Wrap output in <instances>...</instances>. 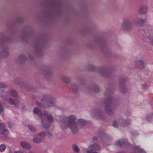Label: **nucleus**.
Listing matches in <instances>:
<instances>
[{
    "label": "nucleus",
    "instance_id": "obj_11",
    "mask_svg": "<svg viewBox=\"0 0 153 153\" xmlns=\"http://www.w3.org/2000/svg\"><path fill=\"white\" fill-rule=\"evenodd\" d=\"M136 65L137 66H140L141 68L144 66V62L142 60H138L136 62Z\"/></svg>",
    "mask_w": 153,
    "mask_h": 153
},
{
    "label": "nucleus",
    "instance_id": "obj_29",
    "mask_svg": "<svg viewBox=\"0 0 153 153\" xmlns=\"http://www.w3.org/2000/svg\"><path fill=\"white\" fill-rule=\"evenodd\" d=\"M33 140L34 142L36 143H38V139L36 138H34L33 139Z\"/></svg>",
    "mask_w": 153,
    "mask_h": 153
},
{
    "label": "nucleus",
    "instance_id": "obj_18",
    "mask_svg": "<svg viewBox=\"0 0 153 153\" xmlns=\"http://www.w3.org/2000/svg\"><path fill=\"white\" fill-rule=\"evenodd\" d=\"M74 150L76 152H78L79 151V147L76 145H74L73 146Z\"/></svg>",
    "mask_w": 153,
    "mask_h": 153
},
{
    "label": "nucleus",
    "instance_id": "obj_17",
    "mask_svg": "<svg viewBox=\"0 0 153 153\" xmlns=\"http://www.w3.org/2000/svg\"><path fill=\"white\" fill-rule=\"evenodd\" d=\"M4 108L0 104V114L3 116L4 114Z\"/></svg>",
    "mask_w": 153,
    "mask_h": 153
},
{
    "label": "nucleus",
    "instance_id": "obj_12",
    "mask_svg": "<svg viewBox=\"0 0 153 153\" xmlns=\"http://www.w3.org/2000/svg\"><path fill=\"white\" fill-rule=\"evenodd\" d=\"M0 133L2 135L7 136L9 134L8 131L7 129H1L0 130Z\"/></svg>",
    "mask_w": 153,
    "mask_h": 153
},
{
    "label": "nucleus",
    "instance_id": "obj_27",
    "mask_svg": "<svg viewBox=\"0 0 153 153\" xmlns=\"http://www.w3.org/2000/svg\"><path fill=\"white\" fill-rule=\"evenodd\" d=\"M14 153H27L25 152L24 151H23L22 150H19V151H17L14 152Z\"/></svg>",
    "mask_w": 153,
    "mask_h": 153
},
{
    "label": "nucleus",
    "instance_id": "obj_1",
    "mask_svg": "<svg viewBox=\"0 0 153 153\" xmlns=\"http://www.w3.org/2000/svg\"><path fill=\"white\" fill-rule=\"evenodd\" d=\"M39 121H40L43 127L45 128L49 127L53 121V117L47 111H42L39 109Z\"/></svg>",
    "mask_w": 153,
    "mask_h": 153
},
{
    "label": "nucleus",
    "instance_id": "obj_15",
    "mask_svg": "<svg viewBox=\"0 0 153 153\" xmlns=\"http://www.w3.org/2000/svg\"><path fill=\"white\" fill-rule=\"evenodd\" d=\"M6 146L4 144H2L0 145V152H3L4 151L6 148Z\"/></svg>",
    "mask_w": 153,
    "mask_h": 153
},
{
    "label": "nucleus",
    "instance_id": "obj_10",
    "mask_svg": "<svg viewBox=\"0 0 153 153\" xmlns=\"http://www.w3.org/2000/svg\"><path fill=\"white\" fill-rule=\"evenodd\" d=\"M86 123V121L82 119H79L78 120V123H77L78 126H83L85 125Z\"/></svg>",
    "mask_w": 153,
    "mask_h": 153
},
{
    "label": "nucleus",
    "instance_id": "obj_35",
    "mask_svg": "<svg viewBox=\"0 0 153 153\" xmlns=\"http://www.w3.org/2000/svg\"><path fill=\"white\" fill-rule=\"evenodd\" d=\"M29 153H32V152H30Z\"/></svg>",
    "mask_w": 153,
    "mask_h": 153
},
{
    "label": "nucleus",
    "instance_id": "obj_9",
    "mask_svg": "<svg viewBox=\"0 0 153 153\" xmlns=\"http://www.w3.org/2000/svg\"><path fill=\"white\" fill-rule=\"evenodd\" d=\"M21 146L25 149H29L31 148V145L27 142L25 141H22L20 143Z\"/></svg>",
    "mask_w": 153,
    "mask_h": 153
},
{
    "label": "nucleus",
    "instance_id": "obj_7",
    "mask_svg": "<svg viewBox=\"0 0 153 153\" xmlns=\"http://www.w3.org/2000/svg\"><path fill=\"white\" fill-rule=\"evenodd\" d=\"M130 23L128 21L124 20L122 24L121 28L124 30H127L130 27Z\"/></svg>",
    "mask_w": 153,
    "mask_h": 153
},
{
    "label": "nucleus",
    "instance_id": "obj_26",
    "mask_svg": "<svg viewBox=\"0 0 153 153\" xmlns=\"http://www.w3.org/2000/svg\"><path fill=\"white\" fill-rule=\"evenodd\" d=\"M149 42L152 45H153V37L149 39Z\"/></svg>",
    "mask_w": 153,
    "mask_h": 153
},
{
    "label": "nucleus",
    "instance_id": "obj_25",
    "mask_svg": "<svg viewBox=\"0 0 153 153\" xmlns=\"http://www.w3.org/2000/svg\"><path fill=\"white\" fill-rule=\"evenodd\" d=\"M105 110H106L107 113H108V114H109V111H111V109L110 107H105Z\"/></svg>",
    "mask_w": 153,
    "mask_h": 153
},
{
    "label": "nucleus",
    "instance_id": "obj_20",
    "mask_svg": "<svg viewBox=\"0 0 153 153\" xmlns=\"http://www.w3.org/2000/svg\"><path fill=\"white\" fill-rule=\"evenodd\" d=\"M19 58L22 60H25L26 59V56L23 54H22L19 55Z\"/></svg>",
    "mask_w": 153,
    "mask_h": 153
},
{
    "label": "nucleus",
    "instance_id": "obj_14",
    "mask_svg": "<svg viewBox=\"0 0 153 153\" xmlns=\"http://www.w3.org/2000/svg\"><path fill=\"white\" fill-rule=\"evenodd\" d=\"M45 134L44 132H42L39 134V143L40 142V139L41 140H44L45 138Z\"/></svg>",
    "mask_w": 153,
    "mask_h": 153
},
{
    "label": "nucleus",
    "instance_id": "obj_21",
    "mask_svg": "<svg viewBox=\"0 0 153 153\" xmlns=\"http://www.w3.org/2000/svg\"><path fill=\"white\" fill-rule=\"evenodd\" d=\"M5 127V125L4 123H1L0 124V130L1 129H4V128Z\"/></svg>",
    "mask_w": 153,
    "mask_h": 153
},
{
    "label": "nucleus",
    "instance_id": "obj_30",
    "mask_svg": "<svg viewBox=\"0 0 153 153\" xmlns=\"http://www.w3.org/2000/svg\"><path fill=\"white\" fill-rule=\"evenodd\" d=\"M145 119L148 121H150V117H146L145 118Z\"/></svg>",
    "mask_w": 153,
    "mask_h": 153
},
{
    "label": "nucleus",
    "instance_id": "obj_31",
    "mask_svg": "<svg viewBox=\"0 0 153 153\" xmlns=\"http://www.w3.org/2000/svg\"><path fill=\"white\" fill-rule=\"evenodd\" d=\"M93 140L94 141H96L97 140V138L96 137H95L93 138Z\"/></svg>",
    "mask_w": 153,
    "mask_h": 153
},
{
    "label": "nucleus",
    "instance_id": "obj_19",
    "mask_svg": "<svg viewBox=\"0 0 153 153\" xmlns=\"http://www.w3.org/2000/svg\"><path fill=\"white\" fill-rule=\"evenodd\" d=\"M28 127L30 130L32 131V132H35L36 131V129L33 128V126H31L30 125H28Z\"/></svg>",
    "mask_w": 153,
    "mask_h": 153
},
{
    "label": "nucleus",
    "instance_id": "obj_32",
    "mask_svg": "<svg viewBox=\"0 0 153 153\" xmlns=\"http://www.w3.org/2000/svg\"><path fill=\"white\" fill-rule=\"evenodd\" d=\"M6 53V54L7 55H8V53L7 52H3L2 54H4V53Z\"/></svg>",
    "mask_w": 153,
    "mask_h": 153
},
{
    "label": "nucleus",
    "instance_id": "obj_24",
    "mask_svg": "<svg viewBox=\"0 0 153 153\" xmlns=\"http://www.w3.org/2000/svg\"><path fill=\"white\" fill-rule=\"evenodd\" d=\"M6 85L3 83H0V88H4L6 87Z\"/></svg>",
    "mask_w": 153,
    "mask_h": 153
},
{
    "label": "nucleus",
    "instance_id": "obj_23",
    "mask_svg": "<svg viewBox=\"0 0 153 153\" xmlns=\"http://www.w3.org/2000/svg\"><path fill=\"white\" fill-rule=\"evenodd\" d=\"M33 111L34 113L35 114H37L38 113V108H34Z\"/></svg>",
    "mask_w": 153,
    "mask_h": 153
},
{
    "label": "nucleus",
    "instance_id": "obj_36",
    "mask_svg": "<svg viewBox=\"0 0 153 153\" xmlns=\"http://www.w3.org/2000/svg\"><path fill=\"white\" fill-rule=\"evenodd\" d=\"M152 116H153V114H152L151 115V117H152Z\"/></svg>",
    "mask_w": 153,
    "mask_h": 153
},
{
    "label": "nucleus",
    "instance_id": "obj_4",
    "mask_svg": "<svg viewBox=\"0 0 153 153\" xmlns=\"http://www.w3.org/2000/svg\"><path fill=\"white\" fill-rule=\"evenodd\" d=\"M42 101L43 102H46L47 104L46 107H52L55 104V100L53 98L48 96H45Z\"/></svg>",
    "mask_w": 153,
    "mask_h": 153
},
{
    "label": "nucleus",
    "instance_id": "obj_3",
    "mask_svg": "<svg viewBox=\"0 0 153 153\" xmlns=\"http://www.w3.org/2000/svg\"><path fill=\"white\" fill-rule=\"evenodd\" d=\"M4 91H0V97L3 98V100L4 101H7L10 104L16 105H19V102L17 98L18 97L17 93L15 91L11 90L10 92V94L15 99V101L13 99L9 98L7 99L5 98L6 95Z\"/></svg>",
    "mask_w": 153,
    "mask_h": 153
},
{
    "label": "nucleus",
    "instance_id": "obj_33",
    "mask_svg": "<svg viewBox=\"0 0 153 153\" xmlns=\"http://www.w3.org/2000/svg\"><path fill=\"white\" fill-rule=\"evenodd\" d=\"M124 153L123 152H119H119H118V153Z\"/></svg>",
    "mask_w": 153,
    "mask_h": 153
},
{
    "label": "nucleus",
    "instance_id": "obj_13",
    "mask_svg": "<svg viewBox=\"0 0 153 153\" xmlns=\"http://www.w3.org/2000/svg\"><path fill=\"white\" fill-rule=\"evenodd\" d=\"M135 21L136 22V24L137 25H140L143 24L145 22L144 20L140 18L137 19Z\"/></svg>",
    "mask_w": 153,
    "mask_h": 153
},
{
    "label": "nucleus",
    "instance_id": "obj_2",
    "mask_svg": "<svg viewBox=\"0 0 153 153\" xmlns=\"http://www.w3.org/2000/svg\"><path fill=\"white\" fill-rule=\"evenodd\" d=\"M62 118L66 120L65 123V128H70L72 132L74 134L77 132L78 128L76 123V118L75 116L71 115L68 116H64Z\"/></svg>",
    "mask_w": 153,
    "mask_h": 153
},
{
    "label": "nucleus",
    "instance_id": "obj_37",
    "mask_svg": "<svg viewBox=\"0 0 153 153\" xmlns=\"http://www.w3.org/2000/svg\"><path fill=\"white\" fill-rule=\"evenodd\" d=\"M36 105H38V103L37 102H36Z\"/></svg>",
    "mask_w": 153,
    "mask_h": 153
},
{
    "label": "nucleus",
    "instance_id": "obj_8",
    "mask_svg": "<svg viewBox=\"0 0 153 153\" xmlns=\"http://www.w3.org/2000/svg\"><path fill=\"white\" fill-rule=\"evenodd\" d=\"M132 153H146L144 150L138 146H135L133 148V152Z\"/></svg>",
    "mask_w": 153,
    "mask_h": 153
},
{
    "label": "nucleus",
    "instance_id": "obj_34",
    "mask_svg": "<svg viewBox=\"0 0 153 153\" xmlns=\"http://www.w3.org/2000/svg\"><path fill=\"white\" fill-rule=\"evenodd\" d=\"M9 127L10 128H12V127H10V126H9Z\"/></svg>",
    "mask_w": 153,
    "mask_h": 153
},
{
    "label": "nucleus",
    "instance_id": "obj_16",
    "mask_svg": "<svg viewBox=\"0 0 153 153\" xmlns=\"http://www.w3.org/2000/svg\"><path fill=\"white\" fill-rule=\"evenodd\" d=\"M71 88L73 92L74 93H76L78 89L77 86L75 85H74L72 86Z\"/></svg>",
    "mask_w": 153,
    "mask_h": 153
},
{
    "label": "nucleus",
    "instance_id": "obj_6",
    "mask_svg": "<svg viewBox=\"0 0 153 153\" xmlns=\"http://www.w3.org/2000/svg\"><path fill=\"white\" fill-rule=\"evenodd\" d=\"M128 143L127 140L125 139L123 140H117L115 143V145L116 146H126L128 145Z\"/></svg>",
    "mask_w": 153,
    "mask_h": 153
},
{
    "label": "nucleus",
    "instance_id": "obj_28",
    "mask_svg": "<svg viewBox=\"0 0 153 153\" xmlns=\"http://www.w3.org/2000/svg\"><path fill=\"white\" fill-rule=\"evenodd\" d=\"M143 9H144L145 10H146V7L143 8H141L139 10V12L140 13H144V12H143Z\"/></svg>",
    "mask_w": 153,
    "mask_h": 153
},
{
    "label": "nucleus",
    "instance_id": "obj_5",
    "mask_svg": "<svg viewBox=\"0 0 153 153\" xmlns=\"http://www.w3.org/2000/svg\"><path fill=\"white\" fill-rule=\"evenodd\" d=\"M89 149L86 151L87 153H98L94 151V150H99L100 149V146L97 143L93 144L89 146Z\"/></svg>",
    "mask_w": 153,
    "mask_h": 153
},
{
    "label": "nucleus",
    "instance_id": "obj_22",
    "mask_svg": "<svg viewBox=\"0 0 153 153\" xmlns=\"http://www.w3.org/2000/svg\"><path fill=\"white\" fill-rule=\"evenodd\" d=\"M112 125L114 127L116 128L118 126V123L117 121H115L113 123Z\"/></svg>",
    "mask_w": 153,
    "mask_h": 153
}]
</instances>
